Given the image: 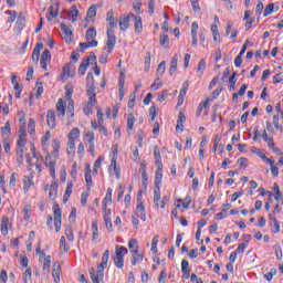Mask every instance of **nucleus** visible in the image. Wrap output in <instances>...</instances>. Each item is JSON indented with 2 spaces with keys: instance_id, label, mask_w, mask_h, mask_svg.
<instances>
[{
  "instance_id": "obj_10",
  "label": "nucleus",
  "mask_w": 283,
  "mask_h": 283,
  "mask_svg": "<svg viewBox=\"0 0 283 283\" xmlns=\"http://www.w3.org/2000/svg\"><path fill=\"white\" fill-rule=\"evenodd\" d=\"M135 34H143V18L134 14L133 17Z\"/></svg>"
},
{
  "instance_id": "obj_18",
  "label": "nucleus",
  "mask_w": 283,
  "mask_h": 283,
  "mask_svg": "<svg viewBox=\"0 0 283 283\" xmlns=\"http://www.w3.org/2000/svg\"><path fill=\"white\" fill-rule=\"evenodd\" d=\"M57 193H59V184H56V181L53 180L50 186V191H49L50 200H56Z\"/></svg>"
},
{
  "instance_id": "obj_57",
  "label": "nucleus",
  "mask_w": 283,
  "mask_h": 283,
  "mask_svg": "<svg viewBox=\"0 0 283 283\" xmlns=\"http://www.w3.org/2000/svg\"><path fill=\"white\" fill-rule=\"evenodd\" d=\"M92 86H95L94 85V74L87 73V76H86V87H92Z\"/></svg>"
},
{
  "instance_id": "obj_17",
  "label": "nucleus",
  "mask_w": 283,
  "mask_h": 283,
  "mask_svg": "<svg viewBox=\"0 0 283 283\" xmlns=\"http://www.w3.org/2000/svg\"><path fill=\"white\" fill-rule=\"evenodd\" d=\"M106 21L108 22V30L113 28H118V20L114 19V11L107 12Z\"/></svg>"
},
{
  "instance_id": "obj_55",
  "label": "nucleus",
  "mask_w": 283,
  "mask_h": 283,
  "mask_svg": "<svg viewBox=\"0 0 283 283\" xmlns=\"http://www.w3.org/2000/svg\"><path fill=\"white\" fill-rule=\"evenodd\" d=\"M237 73H232V75L229 78L230 90H235V83H238V80H235Z\"/></svg>"
},
{
  "instance_id": "obj_12",
  "label": "nucleus",
  "mask_w": 283,
  "mask_h": 283,
  "mask_svg": "<svg viewBox=\"0 0 283 283\" xmlns=\"http://www.w3.org/2000/svg\"><path fill=\"white\" fill-rule=\"evenodd\" d=\"M86 142L88 143V151L94 156L95 153V146H94V132L88 130L86 133Z\"/></svg>"
},
{
  "instance_id": "obj_21",
  "label": "nucleus",
  "mask_w": 283,
  "mask_h": 283,
  "mask_svg": "<svg viewBox=\"0 0 283 283\" xmlns=\"http://www.w3.org/2000/svg\"><path fill=\"white\" fill-rule=\"evenodd\" d=\"M178 54H175L170 60V69H169V75L174 76L176 73V70H178Z\"/></svg>"
},
{
  "instance_id": "obj_20",
  "label": "nucleus",
  "mask_w": 283,
  "mask_h": 283,
  "mask_svg": "<svg viewBox=\"0 0 283 283\" xmlns=\"http://www.w3.org/2000/svg\"><path fill=\"white\" fill-rule=\"evenodd\" d=\"M86 92L90 103L92 105L96 103V86H86Z\"/></svg>"
},
{
  "instance_id": "obj_58",
  "label": "nucleus",
  "mask_w": 283,
  "mask_h": 283,
  "mask_svg": "<svg viewBox=\"0 0 283 283\" xmlns=\"http://www.w3.org/2000/svg\"><path fill=\"white\" fill-rule=\"evenodd\" d=\"M160 87H163V83L159 78H156L154 84H151L150 90H153V92H156L157 90H160Z\"/></svg>"
},
{
  "instance_id": "obj_46",
  "label": "nucleus",
  "mask_w": 283,
  "mask_h": 283,
  "mask_svg": "<svg viewBox=\"0 0 283 283\" xmlns=\"http://www.w3.org/2000/svg\"><path fill=\"white\" fill-rule=\"evenodd\" d=\"M101 165H103V157H98L93 166V172L96 175L98 174V169H101Z\"/></svg>"
},
{
  "instance_id": "obj_52",
  "label": "nucleus",
  "mask_w": 283,
  "mask_h": 283,
  "mask_svg": "<svg viewBox=\"0 0 283 283\" xmlns=\"http://www.w3.org/2000/svg\"><path fill=\"white\" fill-rule=\"evenodd\" d=\"M251 151H252V154H256V156H260V158H261L262 160H264V158H266V155H264V154L262 153V150H261L260 148L255 147V146H252V147H251Z\"/></svg>"
},
{
  "instance_id": "obj_60",
  "label": "nucleus",
  "mask_w": 283,
  "mask_h": 283,
  "mask_svg": "<svg viewBox=\"0 0 283 283\" xmlns=\"http://www.w3.org/2000/svg\"><path fill=\"white\" fill-rule=\"evenodd\" d=\"M249 45H253V43L249 40H247L239 53V56H244V53L247 52V48H249Z\"/></svg>"
},
{
  "instance_id": "obj_7",
  "label": "nucleus",
  "mask_w": 283,
  "mask_h": 283,
  "mask_svg": "<svg viewBox=\"0 0 283 283\" xmlns=\"http://www.w3.org/2000/svg\"><path fill=\"white\" fill-rule=\"evenodd\" d=\"M51 59H52V53H50V50L48 49L44 50L40 57V65L42 70H44V72H48V64L50 63Z\"/></svg>"
},
{
  "instance_id": "obj_29",
  "label": "nucleus",
  "mask_w": 283,
  "mask_h": 283,
  "mask_svg": "<svg viewBox=\"0 0 283 283\" xmlns=\"http://www.w3.org/2000/svg\"><path fill=\"white\" fill-rule=\"evenodd\" d=\"M10 224V219H8V217H2L1 219V233L2 235H8V226Z\"/></svg>"
},
{
  "instance_id": "obj_32",
  "label": "nucleus",
  "mask_w": 283,
  "mask_h": 283,
  "mask_svg": "<svg viewBox=\"0 0 283 283\" xmlns=\"http://www.w3.org/2000/svg\"><path fill=\"white\" fill-rule=\"evenodd\" d=\"M261 138H263L265 143H268V147L270 149L273 148V146L275 145V143L273 142V137H269V135L266 134V129L263 130Z\"/></svg>"
},
{
  "instance_id": "obj_35",
  "label": "nucleus",
  "mask_w": 283,
  "mask_h": 283,
  "mask_svg": "<svg viewBox=\"0 0 283 283\" xmlns=\"http://www.w3.org/2000/svg\"><path fill=\"white\" fill-rule=\"evenodd\" d=\"M136 123V117H134V114L127 115V132H132L134 129V124Z\"/></svg>"
},
{
  "instance_id": "obj_23",
  "label": "nucleus",
  "mask_w": 283,
  "mask_h": 283,
  "mask_svg": "<svg viewBox=\"0 0 283 283\" xmlns=\"http://www.w3.org/2000/svg\"><path fill=\"white\" fill-rule=\"evenodd\" d=\"M154 158L156 167H163V157L160 156V148L158 146L154 148Z\"/></svg>"
},
{
  "instance_id": "obj_53",
  "label": "nucleus",
  "mask_w": 283,
  "mask_h": 283,
  "mask_svg": "<svg viewBox=\"0 0 283 283\" xmlns=\"http://www.w3.org/2000/svg\"><path fill=\"white\" fill-rule=\"evenodd\" d=\"M165 70H167V63L163 61L157 67V74H160V76H163V74H165Z\"/></svg>"
},
{
  "instance_id": "obj_51",
  "label": "nucleus",
  "mask_w": 283,
  "mask_h": 283,
  "mask_svg": "<svg viewBox=\"0 0 283 283\" xmlns=\"http://www.w3.org/2000/svg\"><path fill=\"white\" fill-rule=\"evenodd\" d=\"M185 120H187L185 113H179L178 119H177V125H176L177 132H178V129H180V125H182V123H185Z\"/></svg>"
},
{
  "instance_id": "obj_9",
  "label": "nucleus",
  "mask_w": 283,
  "mask_h": 283,
  "mask_svg": "<svg viewBox=\"0 0 283 283\" xmlns=\"http://www.w3.org/2000/svg\"><path fill=\"white\" fill-rule=\"evenodd\" d=\"M46 124L50 129H54L56 127V113L54 109H49L46 113Z\"/></svg>"
},
{
  "instance_id": "obj_8",
  "label": "nucleus",
  "mask_w": 283,
  "mask_h": 283,
  "mask_svg": "<svg viewBox=\"0 0 283 283\" xmlns=\"http://www.w3.org/2000/svg\"><path fill=\"white\" fill-rule=\"evenodd\" d=\"M134 13H128L127 17L122 15L119 18V29L122 32L127 31V28H129V21L133 20Z\"/></svg>"
},
{
  "instance_id": "obj_14",
  "label": "nucleus",
  "mask_w": 283,
  "mask_h": 283,
  "mask_svg": "<svg viewBox=\"0 0 283 283\" xmlns=\"http://www.w3.org/2000/svg\"><path fill=\"white\" fill-rule=\"evenodd\" d=\"M108 171H113V174L116 176V179L120 180V167L116 166V157H113L108 167Z\"/></svg>"
},
{
  "instance_id": "obj_54",
  "label": "nucleus",
  "mask_w": 283,
  "mask_h": 283,
  "mask_svg": "<svg viewBox=\"0 0 283 283\" xmlns=\"http://www.w3.org/2000/svg\"><path fill=\"white\" fill-rule=\"evenodd\" d=\"M17 158H18L19 165H23V147H18Z\"/></svg>"
},
{
  "instance_id": "obj_49",
  "label": "nucleus",
  "mask_w": 283,
  "mask_h": 283,
  "mask_svg": "<svg viewBox=\"0 0 283 283\" xmlns=\"http://www.w3.org/2000/svg\"><path fill=\"white\" fill-rule=\"evenodd\" d=\"M275 9V4L274 3H270L265 7L264 12H263V17H269L270 14H273V10Z\"/></svg>"
},
{
  "instance_id": "obj_19",
  "label": "nucleus",
  "mask_w": 283,
  "mask_h": 283,
  "mask_svg": "<svg viewBox=\"0 0 283 283\" xmlns=\"http://www.w3.org/2000/svg\"><path fill=\"white\" fill-rule=\"evenodd\" d=\"M30 187H34V176L32 175L23 178V189L25 193L30 191Z\"/></svg>"
},
{
  "instance_id": "obj_43",
  "label": "nucleus",
  "mask_w": 283,
  "mask_h": 283,
  "mask_svg": "<svg viewBox=\"0 0 283 283\" xmlns=\"http://www.w3.org/2000/svg\"><path fill=\"white\" fill-rule=\"evenodd\" d=\"M6 14H9L10 18L8 19V23H14V21H17V17H19V12L17 11H6Z\"/></svg>"
},
{
  "instance_id": "obj_64",
  "label": "nucleus",
  "mask_w": 283,
  "mask_h": 283,
  "mask_svg": "<svg viewBox=\"0 0 283 283\" xmlns=\"http://www.w3.org/2000/svg\"><path fill=\"white\" fill-rule=\"evenodd\" d=\"M159 43L160 45H169V35H160Z\"/></svg>"
},
{
  "instance_id": "obj_61",
  "label": "nucleus",
  "mask_w": 283,
  "mask_h": 283,
  "mask_svg": "<svg viewBox=\"0 0 283 283\" xmlns=\"http://www.w3.org/2000/svg\"><path fill=\"white\" fill-rule=\"evenodd\" d=\"M247 247H249V241H245V242L239 244L237 248V251H234V252L242 253L247 249Z\"/></svg>"
},
{
  "instance_id": "obj_24",
  "label": "nucleus",
  "mask_w": 283,
  "mask_h": 283,
  "mask_svg": "<svg viewBox=\"0 0 283 283\" xmlns=\"http://www.w3.org/2000/svg\"><path fill=\"white\" fill-rule=\"evenodd\" d=\"M160 185H163V167H157L155 174V187L160 188Z\"/></svg>"
},
{
  "instance_id": "obj_59",
  "label": "nucleus",
  "mask_w": 283,
  "mask_h": 283,
  "mask_svg": "<svg viewBox=\"0 0 283 283\" xmlns=\"http://www.w3.org/2000/svg\"><path fill=\"white\" fill-rule=\"evenodd\" d=\"M157 114H158V109L156 108V106L153 105L149 108L150 120H153V122L156 120Z\"/></svg>"
},
{
  "instance_id": "obj_39",
  "label": "nucleus",
  "mask_w": 283,
  "mask_h": 283,
  "mask_svg": "<svg viewBox=\"0 0 283 283\" xmlns=\"http://www.w3.org/2000/svg\"><path fill=\"white\" fill-rule=\"evenodd\" d=\"M78 136H81V130L78 128H73L69 134V140L75 142Z\"/></svg>"
},
{
  "instance_id": "obj_62",
  "label": "nucleus",
  "mask_w": 283,
  "mask_h": 283,
  "mask_svg": "<svg viewBox=\"0 0 283 283\" xmlns=\"http://www.w3.org/2000/svg\"><path fill=\"white\" fill-rule=\"evenodd\" d=\"M87 198H90V192H82L81 205L85 207L87 205Z\"/></svg>"
},
{
  "instance_id": "obj_4",
  "label": "nucleus",
  "mask_w": 283,
  "mask_h": 283,
  "mask_svg": "<svg viewBox=\"0 0 283 283\" xmlns=\"http://www.w3.org/2000/svg\"><path fill=\"white\" fill-rule=\"evenodd\" d=\"M107 41L106 46H104V50H108V53L116 48V33H114L113 29H107Z\"/></svg>"
},
{
  "instance_id": "obj_41",
  "label": "nucleus",
  "mask_w": 283,
  "mask_h": 283,
  "mask_svg": "<svg viewBox=\"0 0 283 283\" xmlns=\"http://www.w3.org/2000/svg\"><path fill=\"white\" fill-rule=\"evenodd\" d=\"M160 202V188L158 187H155V190H154V203H155V207H159V203Z\"/></svg>"
},
{
  "instance_id": "obj_27",
  "label": "nucleus",
  "mask_w": 283,
  "mask_h": 283,
  "mask_svg": "<svg viewBox=\"0 0 283 283\" xmlns=\"http://www.w3.org/2000/svg\"><path fill=\"white\" fill-rule=\"evenodd\" d=\"M11 82H12L14 91H15V97L20 98L21 92H23V88L21 87V85H19V82H17V76H12Z\"/></svg>"
},
{
  "instance_id": "obj_48",
  "label": "nucleus",
  "mask_w": 283,
  "mask_h": 283,
  "mask_svg": "<svg viewBox=\"0 0 283 283\" xmlns=\"http://www.w3.org/2000/svg\"><path fill=\"white\" fill-rule=\"evenodd\" d=\"M75 149H76V146H75L74 139H71V140L69 139L67 147H66L67 154H74Z\"/></svg>"
},
{
  "instance_id": "obj_44",
  "label": "nucleus",
  "mask_w": 283,
  "mask_h": 283,
  "mask_svg": "<svg viewBox=\"0 0 283 283\" xmlns=\"http://www.w3.org/2000/svg\"><path fill=\"white\" fill-rule=\"evenodd\" d=\"M91 61H93L95 67H94V74L95 76H101V69H98L97 62H96V55H90Z\"/></svg>"
},
{
  "instance_id": "obj_36",
  "label": "nucleus",
  "mask_w": 283,
  "mask_h": 283,
  "mask_svg": "<svg viewBox=\"0 0 283 283\" xmlns=\"http://www.w3.org/2000/svg\"><path fill=\"white\" fill-rule=\"evenodd\" d=\"M69 17H71L73 23H76V21H78V9L76 8V6L72 7Z\"/></svg>"
},
{
  "instance_id": "obj_22",
  "label": "nucleus",
  "mask_w": 283,
  "mask_h": 283,
  "mask_svg": "<svg viewBox=\"0 0 283 283\" xmlns=\"http://www.w3.org/2000/svg\"><path fill=\"white\" fill-rule=\"evenodd\" d=\"M28 136V133H25V129L23 127L20 128V137L18 140V147H25L28 144V140L25 139Z\"/></svg>"
},
{
  "instance_id": "obj_26",
  "label": "nucleus",
  "mask_w": 283,
  "mask_h": 283,
  "mask_svg": "<svg viewBox=\"0 0 283 283\" xmlns=\"http://www.w3.org/2000/svg\"><path fill=\"white\" fill-rule=\"evenodd\" d=\"M42 262V271H43V273L44 274H48V273H50V266H51V264H52V258L50 256V255H48L46 258H44V260L43 261H41Z\"/></svg>"
},
{
  "instance_id": "obj_63",
  "label": "nucleus",
  "mask_w": 283,
  "mask_h": 283,
  "mask_svg": "<svg viewBox=\"0 0 283 283\" xmlns=\"http://www.w3.org/2000/svg\"><path fill=\"white\" fill-rule=\"evenodd\" d=\"M67 112L71 114V118H74V101H69Z\"/></svg>"
},
{
  "instance_id": "obj_16",
  "label": "nucleus",
  "mask_w": 283,
  "mask_h": 283,
  "mask_svg": "<svg viewBox=\"0 0 283 283\" xmlns=\"http://www.w3.org/2000/svg\"><path fill=\"white\" fill-rule=\"evenodd\" d=\"M90 61H92V57L88 56L81 62L78 67L80 76H84L85 72H87V67H90Z\"/></svg>"
},
{
  "instance_id": "obj_42",
  "label": "nucleus",
  "mask_w": 283,
  "mask_h": 283,
  "mask_svg": "<svg viewBox=\"0 0 283 283\" xmlns=\"http://www.w3.org/2000/svg\"><path fill=\"white\" fill-rule=\"evenodd\" d=\"M94 17H96V6L93 4L88 8L85 21H87V19H94Z\"/></svg>"
},
{
  "instance_id": "obj_30",
  "label": "nucleus",
  "mask_w": 283,
  "mask_h": 283,
  "mask_svg": "<svg viewBox=\"0 0 283 283\" xmlns=\"http://www.w3.org/2000/svg\"><path fill=\"white\" fill-rule=\"evenodd\" d=\"M56 112H57V116H65V103H63V98H60L57 101Z\"/></svg>"
},
{
  "instance_id": "obj_37",
  "label": "nucleus",
  "mask_w": 283,
  "mask_h": 283,
  "mask_svg": "<svg viewBox=\"0 0 283 283\" xmlns=\"http://www.w3.org/2000/svg\"><path fill=\"white\" fill-rule=\"evenodd\" d=\"M138 262H143V254L138 253V252H133V258H132V265L136 266V264H138Z\"/></svg>"
},
{
  "instance_id": "obj_34",
  "label": "nucleus",
  "mask_w": 283,
  "mask_h": 283,
  "mask_svg": "<svg viewBox=\"0 0 283 283\" xmlns=\"http://www.w3.org/2000/svg\"><path fill=\"white\" fill-rule=\"evenodd\" d=\"M1 134L3 138H10V134H12L10 128V122H6L4 126L1 128Z\"/></svg>"
},
{
  "instance_id": "obj_2",
  "label": "nucleus",
  "mask_w": 283,
  "mask_h": 283,
  "mask_svg": "<svg viewBox=\"0 0 283 283\" xmlns=\"http://www.w3.org/2000/svg\"><path fill=\"white\" fill-rule=\"evenodd\" d=\"M107 262H109V250H105L103 253L102 262L97 265V269H90V275L93 283L103 282V277H105L104 269L107 266Z\"/></svg>"
},
{
  "instance_id": "obj_47",
  "label": "nucleus",
  "mask_w": 283,
  "mask_h": 283,
  "mask_svg": "<svg viewBox=\"0 0 283 283\" xmlns=\"http://www.w3.org/2000/svg\"><path fill=\"white\" fill-rule=\"evenodd\" d=\"M271 222L274 224V233H280V222H277V218L273 217V214L269 216Z\"/></svg>"
},
{
  "instance_id": "obj_1",
  "label": "nucleus",
  "mask_w": 283,
  "mask_h": 283,
  "mask_svg": "<svg viewBox=\"0 0 283 283\" xmlns=\"http://www.w3.org/2000/svg\"><path fill=\"white\" fill-rule=\"evenodd\" d=\"M61 148V144L59 140L53 139V153H48L45 156L44 165L49 168L50 176L56 178V158H59V149Z\"/></svg>"
},
{
  "instance_id": "obj_5",
  "label": "nucleus",
  "mask_w": 283,
  "mask_h": 283,
  "mask_svg": "<svg viewBox=\"0 0 283 283\" xmlns=\"http://www.w3.org/2000/svg\"><path fill=\"white\" fill-rule=\"evenodd\" d=\"M60 28L63 33L64 41H66L67 43H73L74 42V33L72 32V25L61 23Z\"/></svg>"
},
{
  "instance_id": "obj_28",
  "label": "nucleus",
  "mask_w": 283,
  "mask_h": 283,
  "mask_svg": "<svg viewBox=\"0 0 283 283\" xmlns=\"http://www.w3.org/2000/svg\"><path fill=\"white\" fill-rule=\"evenodd\" d=\"M112 188H107L106 196L102 201V209H105L108 205H112Z\"/></svg>"
},
{
  "instance_id": "obj_45",
  "label": "nucleus",
  "mask_w": 283,
  "mask_h": 283,
  "mask_svg": "<svg viewBox=\"0 0 283 283\" xmlns=\"http://www.w3.org/2000/svg\"><path fill=\"white\" fill-rule=\"evenodd\" d=\"M94 105H96V102H93V104H92V103H90V99H88L86 106L84 107V114H86V116H90V114H93Z\"/></svg>"
},
{
  "instance_id": "obj_11",
  "label": "nucleus",
  "mask_w": 283,
  "mask_h": 283,
  "mask_svg": "<svg viewBox=\"0 0 283 283\" xmlns=\"http://www.w3.org/2000/svg\"><path fill=\"white\" fill-rule=\"evenodd\" d=\"M85 182L87 191H90V189H92V187L94 186V182L92 181V168H90V164H87L85 167Z\"/></svg>"
},
{
  "instance_id": "obj_38",
  "label": "nucleus",
  "mask_w": 283,
  "mask_h": 283,
  "mask_svg": "<svg viewBox=\"0 0 283 283\" xmlns=\"http://www.w3.org/2000/svg\"><path fill=\"white\" fill-rule=\"evenodd\" d=\"M205 70H207V61L200 60L198 66H197V72L199 76H202L205 74Z\"/></svg>"
},
{
  "instance_id": "obj_40",
  "label": "nucleus",
  "mask_w": 283,
  "mask_h": 283,
  "mask_svg": "<svg viewBox=\"0 0 283 283\" xmlns=\"http://www.w3.org/2000/svg\"><path fill=\"white\" fill-rule=\"evenodd\" d=\"M65 235L69 242H74V230L72 229V226L65 228Z\"/></svg>"
},
{
  "instance_id": "obj_50",
  "label": "nucleus",
  "mask_w": 283,
  "mask_h": 283,
  "mask_svg": "<svg viewBox=\"0 0 283 283\" xmlns=\"http://www.w3.org/2000/svg\"><path fill=\"white\" fill-rule=\"evenodd\" d=\"M35 130H36V123L34 122L33 118H30L28 124V132L29 134H34Z\"/></svg>"
},
{
  "instance_id": "obj_6",
  "label": "nucleus",
  "mask_w": 283,
  "mask_h": 283,
  "mask_svg": "<svg viewBox=\"0 0 283 283\" xmlns=\"http://www.w3.org/2000/svg\"><path fill=\"white\" fill-rule=\"evenodd\" d=\"M53 213H54V227L56 233L61 231V220H62V210L61 207H59V203H55L53 206Z\"/></svg>"
},
{
  "instance_id": "obj_25",
  "label": "nucleus",
  "mask_w": 283,
  "mask_h": 283,
  "mask_svg": "<svg viewBox=\"0 0 283 283\" xmlns=\"http://www.w3.org/2000/svg\"><path fill=\"white\" fill-rule=\"evenodd\" d=\"M98 45V41H86V42H81L80 43V51L84 52L86 51L88 48H97Z\"/></svg>"
},
{
  "instance_id": "obj_33",
  "label": "nucleus",
  "mask_w": 283,
  "mask_h": 283,
  "mask_svg": "<svg viewBox=\"0 0 283 283\" xmlns=\"http://www.w3.org/2000/svg\"><path fill=\"white\" fill-rule=\"evenodd\" d=\"M128 249L130 253H138V240L130 239L128 242Z\"/></svg>"
},
{
  "instance_id": "obj_31",
  "label": "nucleus",
  "mask_w": 283,
  "mask_h": 283,
  "mask_svg": "<svg viewBox=\"0 0 283 283\" xmlns=\"http://www.w3.org/2000/svg\"><path fill=\"white\" fill-rule=\"evenodd\" d=\"M96 29L94 27H91L87 31H86V41L92 42V41H96Z\"/></svg>"
},
{
  "instance_id": "obj_15",
  "label": "nucleus",
  "mask_w": 283,
  "mask_h": 283,
  "mask_svg": "<svg viewBox=\"0 0 283 283\" xmlns=\"http://www.w3.org/2000/svg\"><path fill=\"white\" fill-rule=\"evenodd\" d=\"M181 273L185 280H189V277H191V270H189V261L185 259L181 261Z\"/></svg>"
},
{
  "instance_id": "obj_13",
  "label": "nucleus",
  "mask_w": 283,
  "mask_h": 283,
  "mask_svg": "<svg viewBox=\"0 0 283 283\" xmlns=\"http://www.w3.org/2000/svg\"><path fill=\"white\" fill-rule=\"evenodd\" d=\"M52 275L55 283L61 282V263L55 262L53 264Z\"/></svg>"
},
{
  "instance_id": "obj_56",
  "label": "nucleus",
  "mask_w": 283,
  "mask_h": 283,
  "mask_svg": "<svg viewBox=\"0 0 283 283\" xmlns=\"http://www.w3.org/2000/svg\"><path fill=\"white\" fill-rule=\"evenodd\" d=\"M192 11L200 12V0H190Z\"/></svg>"
},
{
  "instance_id": "obj_3",
  "label": "nucleus",
  "mask_w": 283,
  "mask_h": 283,
  "mask_svg": "<svg viewBox=\"0 0 283 283\" xmlns=\"http://www.w3.org/2000/svg\"><path fill=\"white\" fill-rule=\"evenodd\" d=\"M127 253V249L120 245H116L115 248V256H114V263L117 269H123L125 266V255Z\"/></svg>"
}]
</instances>
